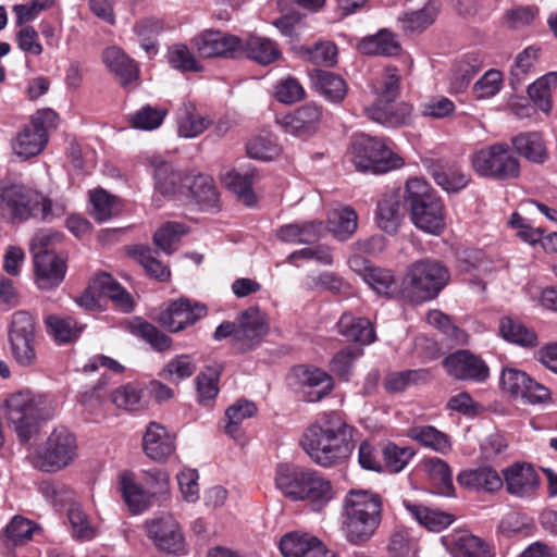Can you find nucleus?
Instances as JSON below:
<instances>
[{
	"mask_svg": "<svg viewBox=\"0 0 557 557\" xmlns=\"http://www.w3.org/2000/svg\"><path fill=\"white\" fill-rule=\"evenodd\" d=\"M268 333L267 315L258 308L250 307L236 319L235 348L240 352L253 350Z\"/></svg>",
	"mask_w": 557,
	"mask_h": 557,
	"instance_id": "14",
	"label": "nucleus"
},
{
	"mask_svg": "<svg viewBox=\"0 0 557 557\" xmlns=\"http://www.w3.org/2000/svg\"><path fill=\"white\" fill-rule=\"evenodd\" d=\"M414 456L411 447H399L388 443L383 449L384 465L387 471L397 473L405 469Z\"/></svg>",
	"mask_w": 557,
	"mask_h": 557,
	"instance_id": "59",
	"label": "nucleus"
},
{
	"mask_svg": "<svg viewBox=\"0 0 557 557\" xmlns=\"http://www.w3.org/2000/svg\"><path fill=\"white\" fill-rule=\"evenodd\" d=\"M473 171L486 178L507 181L520 175V164L507 144H494L471 154Z\"/></svg>",
	"mask_w": 557,
	"mask_h": 557,
	"instance_id": "10",
	"label": "nucleus"
},
{
	"mask_svg": "<svg viewBox=\"0 0 557 557\" xmlns=\"http://www.w3.org/2000/svg\"><path fill=\"white\" fill-rule=\"evenodd\" d=\"M207 307L188 298L172 301L159 315V323L171 332H180L206 317Z\"/></svg>",
	"mask_w": 557,
	"mask_h": 557,
	"instance_id": "16",
	"label": "nucleus"
},
{
	"mask_svg": "<svg viewBox=\"0 0 557 557\" xmlns=\"http://www.w3.org/2000/svg\"><path fill=\"white\" fill-rule=\"evenodd\" d=\"M449 281L448 270L438 261L423 259L411 263L403 281V297L411 302L435 298Z\"/></svg>",
	"mask_w": 557,
	"mask_h": 557,
	"instance_id": "7",
	"label": "nucleus"
},
{
	"mask_svg": "<svg viewBox=\"0 0 557 557\" xmlns=\"http://www.w3.org/2000/svg\"><path fill=\"white\" fill-rule=\"evenodd\" d=\"M354 429L334 413L311 423L302 433L300 447L307 456L323 468L344 462L355 447Z\"/></svg>",
	"mask_w": 557,
	"mask_h": 557,
	"instance_id": "1",
	"label": "nucleus"
},
{
	"mask_svg": "<svg viewBox=\"0 0 557 557\" xmlns=\"http://www.w3.org/2000/svg\"><path fill=\"white\" fill-rule=\"evenodd\" d=\"M383 504L380 495L350 490L343 500V523L346 540L354 545L369 542L382 522Z\"/></svg>",
	"mask_w": 557,
	"mask_h": 557,
	"instance_id": "3",
	"label": "nucleus"
},
{
	"mask_svg": "<svg viewBox=\"0 0 557 557\" xmlns=\"http://www.w3.org/2000/svg\"><path fill=\"white\" fill-rule=\"evenodd\" d=\"M166 60L171 67L182 72H202L203 66L185 44H174L166 52Z\"/></svg>",
	"mask_w": 557,
	"mask_h": 557,
	"instance_id": "47",
	"label": "nucleus"
},
{
	"mask_svg": "<svg viewBox=\"0 0 557 557\" xmlns=\"http://www.w3.org/2000/svg\"><path fill=\"white\" fill-rule=\"evenodd\" d=\"M358 50L368 55H396L400 51V44L395 34L382 29L373 36L363 38L358 44Z\"/></svg>",
	"mask_w": 557,
	"mask_h": 557,
	"instance_id": "37",
	"label": "nucleus"
},
{
	"mask_svg": "<svg viewBox=\"0 0 557 557\" xmlns=\"http://www.w3.org/2000/svg\"><path fill=\"white\" fill-rule=\"evenodd\" d=\"M295 375L298 382V395L306 403H318L334 388L333 377L320 368L299 366L295 369Z\"/></svg>",
	"mask_w": 557,
	"mask_h": 557,
	"instance_id": "17",
	"label": "nucleus"
},
{
	"mask_svg": "<svg viewBox=\"0 0 557 557\" xmlns=\"http://www.w3.org/2000/svg\"><path fill=\"white\" fill-rule=\"evenodd\" d=\"M148 537L156 547L173 555L186 553L185 537L177 520L172 515H163L146 522Z\"/></svg>",
	"mask_w": 557,
	"mask_h": 557,
	"instance_id": "13",
	"label": "nucleus"
},
{
	"mask_svg": "<svg viewBox=\"0 0 557 557\" xmlns=\"http://www.w3.org/2000/svg\"><path fill=\"white\" fill-rule=\"evenodd\" d=\"M131 331L134 335L146 341L157 351L169 350L172 346V339L149 322L135 320L131 324Z\"/></svg>",
	"mask_w": 557,
	"mask_h": 557,
	"instance_id": "48",
	"label": "nucleus"
},
{
	"mask_svg": "<svg viewBox=\"0 0 557 557\" xmlns=\"http://www.w3.org/2000/svg\"><path fill=\"white\" fill-rule=\"evenodd\" d=\"M361 352V349L351 347L338 351L330 362L331 372L347 381L351 374L354 362L360 357Z\"/></svg>",
	"mask_w": 557,
	"mask_h": 557,
	"instance_id": "63",
	"label": "nucleus"
},
{
	"mask_svg": "<svg viewBox=\"0 0 557 557\" xmlns=\"http://www.w3.org/2000/svg\"><path fill=\"white\" fill-rule=\"evenodd\" d=\"M323 109L315 103H306L277 120L286 133L293 135L311 134L317 131Z\"/></svg>",
	"mask_w": 557,
	"mask_h": 557,
	"instance_id": "22",
	"label": "nucleus"
},
{
	"mask_svg": "<svg viewBox=\"0 0 557 557\" xmlns=\"http://www.w3.org/2000/svg\"><path fill=\"white\" fill-rule=\"evenodd\" d=\"M77 457V442L73 433L61 426L48 436L35 457L34 465L46 472H55L74 461Z\"/></svg>",
	"mask_w": 557,
	"mask_h": 557,
	"instance_id": "11",
	"label": "nucleus"
},
{
	"mask_svg": "<svg viewBox=\"0 0 557 557\" xmlns=\"http://www.w3.org/2000/svg\"><path fill=\"white\" fill-rule=\"evenodd\" d=\"M0 199L12 218L22 221L29 218H40L44 221H49L64 212L62 206H53L49 198L23 185H12L4 188L0 194Z\"/></svg>",
	"mask_w": 557,
	"mask_h": 557,
	"instance_id": "8",
	"label": "nucleus"
},
{
	"mask_svg": "<svg viewBox=\"0 0 557 557\" xmlns=\"http://www.w3.org/2000/svg\"><path fill=\"white\" fill-rule=\"evenodd\" d=\"M499 384L502 389L513 399L520 398L531 405L545 403L550 397L547 387L515 368H505L502 371Z\"/></svg>",
	"mask_w": 557,
	"mask_h": 557,
	"instance_id": "12",
	"label": "nucleus"
},
{
	"mask_svg": "<svg viewBox=\"0 0 557 557\" xmlns=\"http://www.w3.org/2000/svg\"><path fill=\"white\" fill-rule=\"evenodd\" d=\"M66 261L63 253H37L33 263L38 288L50 290L60 286L66 274Z\"/></svg>",
	"mask_w": 557,
	"mask_h": 557,
	"instance_id": "20",
	"label": "nucleus"
},
{
	"mask_svg": "<svg viewBox=\"0 0 557 557\" xmlns=\"http://www.w3.org/2000/svg\"><path fill=\"white\" fill-rule=\"evenodd\" d=\"M96 287L102 296L109 297L114 305L123 312H131L134 308V300L113 277L108 273H100L95 277Z\"/></svg>",
	"mask_w": 557,
	"mask_h": 557,
	"instance_id": "38",
	"label": "nucleus"
},
{
	"mask_svg": "<svg viewBox=\"0 0 557 557\" xmlns=\"http://www.w3.org/2000/svg\"><path fill=\"white\" fill-rule=\"evenodd\" d=\"M120 490L125 504L133 513H140L151 505L152 496L135 481V475L132 472L121 473Z\"/></svg>",
	"mask_w": 557,
	"mask_h": 557,
	"instance_id": "33",
	"label": "nucleus"
},
{
	"mask_svg": "<svg viewBox=\"0 0 557 557\" xmlns=\"http://www.w3.org/2000/svg\"><path fill=\"white\" fill-rule=\"evenodd\" d=\"M309 76L313 89L327 101L341 103L345 99L348 87L338 74L315 69L310 72Z\"/></svg>",
	"mask_w": 557,
	"mask_h": 557,
	"instance_id": "26",
	"label": "nucleus"
},
{
	"mask_svg": "<svg viewBox=\"0 0 557 557\" xmlns=\"http://www.w3.org/2000/svg\"><path fill=\"white\" fill-rule=\"evenodd\" d=\"M55 413L54 405L41 397L20 392L7 399V419L22 443H27L37 432L40 421L51 419Z\"/></svg>",
	"mask_w": 557,
	"mask_h": 557,
	"instance_id": "6",
	"label": "nucleus"
},
{
	"mask_svg": "<svg viewBox=\"0 0 557 557\" xmlns=\"http://www.w3.org/2000/svg\"><path fill=\"white\" fill-rule=\"evenodd\" d=\"M503 82V73L498 70L491 69L474 83L472 92L479 100L492 98L500 91Z\"/></svg>",
	"mask_w": 557,
	"mask_h": 557,
	"instance_id": "58",
	"label": "nucleus"
},
{
	"mask_svg": "<svg viewBox=\"0 0 557 557\" xmlns=\"http://www.w3.org/2000/svg\"><path fill=\"white\" fill-rule=\"evenodd\" d=\"M150 164L153 168V176L156 182V189L163 196H173L183 193L184 177L181 172L174 170L173 165L159 157L150 159ZM189 181V178H185Z\"/></svg>",
	"mask_w": 557,
	"mask_h": 557,
	"instance_id": "28",
	"label": "nucleus"
},
{
	"mask_svg": "<svg viewBox=\"0 0 557 557\" xmlns=\"http://www.w3.org/2000/svg\"><path fill=\"white\" fill-rule=\"evenodd\" d=\"M557 86V73L549 72L528 87V95L534 104L545 113L552 110V88Z\"/></svg>",
	"mask_w": 557,
	"mask_h": 557,
	"instance_id": "43",
	"label": "nucleus"
},
{
	"mask_svg": "<svg viewBox=\"0 0 557 557\" xmlns=\"http://www.w3.org/2000/svg\"><path fill=\"white\" fill-rule=\"evenodd\" d=\"M37 324L35 318L27 311L20 310L12 314L9 325V338H36Z\"/></svg>",
	"mask_w": 557,
	"mask_h": 557,
	"instance_id": "56",
	"label": "nucleus"
},
{
	"mask_svg": "<svg viewBox=\"0 0 557 557\" xmlns=\"http://www.w3.org/2000/svg\"><path fill=\"white\" fill-rule=\"evenodd\" d=\"M379 295L391 296L396 290V281L392 271L374 268L364 281Z\"/></svg>",
	"mask_w": 557,
	"mask_h": 557,
	"instance_id": "64",
	"label": "nucleus"
},
{
	"mask_svg": "<svg viewBox=\"0 0 557 557\" xmlns=\"http://www.w3.org/2000/svg\"><path fill=\"white\" fill-rule=\"evenodd\" d=\"M409 436L425 447L446 454L451 445L446 434L431 425L413 426L409 430Z\"/></svg>",
	"mask_w": 557,
	"mask_h": 557,
	"instance_id": "45",
	"label": "nucleus"
},
{
	"mask_svg": "<svg viewBox=\"0 0 557 557\" xmlns=\"http://www.w3.org/2000/svg\"><path fill=\"white\" fill-rule=\"evenodd\" d=\"M512 145L520 156L531 162L542 163L548 157L543 139L537 133L520 134L512 138Z\"/></svg>",
	"mask_w": 557,
	"mask_h": 557,
	"instance_id": "41",
	"label": "nucleus"
},
{
	"mask_svg": "<svg viewBox=\"0 0 557 557\" xmlns=\"http://www.w3.org/2000/svg\"><path fill=\"white\" fill-rule=\"evenodd\" d=\"M348 154L359 172L382 174L403 165L400 157L376 138L364 134L354 137Z\"/></svg>",
	"mask_w": 557,
	"mask_h": 557,
	"instance_id": "9",
	"label": "nucleus"
},
{
	"mask_svg": "<svg viewBox=\"0 0 557 557\" xmlns=\"http://www.w3.org/2000/svg\"><path fill=\"white\" fill-rule=\"evenodd\" d=\"M426 322L441 330L447 337L458 345H463L468 341L466 332L453 324L449 317L440 310H430L426 314Z\"/></svg>",
	"mask_w": 557,
	"mask_h": 557,
	"instance_id": "55",
	"label": "nucleus"
},
{
	"mask_svg": "<svg viewBox=\"0 0 557 557\" xmlns=\"http://www.w3.org/2000/svg\"><path fill=\"white\" fill-rule=\"evenodd\" d=\"M499 332L506 341L521 346H535L537 342V336L534 331L510 318L502 319Z\"/></svg>",
	"mask_w": 557,
	"mask_h": 557,
	"instance_id": "49",
	"label": "nucleus"
},
{
	"mask_svg": "<svg viewBox=\"0 0 557 557\" xmlns=\"http://www.w3.org/2000/svg\"><path fill=\"white\" fill-rule=\"evenodd\" d=\"M177 124L178 134L182 137L193 138L203 133L208 128L210 121L206 116L200 115L194 104L184 103L178 111Z\"/></svg>",
	"mask_w": 557,
	"mask_h": 557,
	"instance_id": "40",
	"label": "nucleus"
},
{
	"mask_svg": "<svg viewBox=\"0 0 557 557\" xmlns=\"http://www.w3.org/2000/svg\"><path fill=\"white\" fill-rule=\"evenodd\" d=\"M48 333L60 343H67L76 339L83 330L72 318L48 315L45 320Z\"/></svg>",
	"mask_w": 557,
	"mask_h": 557,
	"instance_id": "50",
	"label": "nucleus"
},
{
	"mask_svg": "<svg viewBox=\"0 0 557 557\" xmlns=\"http://www.w3.org/2000/svg\"><path fill=\"white\" fill-rule=\"evenodd\" d=\"M407 510L417 519V521L433 532H440L450 525L454 517L450 513L428 507L406 503Z\"/></svg>",
	"mask_w": 557,
	"mask_h": 557,
	"instance_id": "42",
	"label": "nucleus"
},
{
	"mask_svg": "<svg viewBox=\"0 0 557 557\" xmlns=\"http://www.w3.org/2000/svg\"><path fill=\"white\" fill-rule=\"evenodd\" d=\"M274 481L283 496L293 502H306L314 511L322 510L335 496L331 481L312 468L281 463Z\"/></svg>",
	"mask_w": 557,
	"mask_h": 557,
	"instance_id": "2",
	"label": "nucleus"
},
{
	"mask_svg": "<svg viewBox=\"0 0 557 557\" xmlns=\"http://www.w3.org/2000/svg\"><path fill=\"white\" fill-rule=\"evenodd\" d=\"M338 333L348 341L369 345L375 339V332L372 323L367 318L355 317L344 313L337 322Z\"/></svg>",
	"mask_w": 557,
	"mask_h": 557,
	"instance_id": "32",
	"label": "nucleus"
},
{
	"mask_svg": "<svg viewBox=\"0 0 557 557\" xmlns=\"http://www.w3.org/2000/svg\"><path fill=\"white\" fill-rule=\"evenodd\" d=\"M541 49L535 46H529L519 52L510 69V86L518 90L529 74L533 71L540 55Z\"/></svg>",
	"mask_w": 557,
	"mask_h": 557,
	"instance_id": "39",
	"label": "nucleus"
},
{
	"mask_svg": "<svg viewBox=\"0 0 557 557\" xmlns=\"http://www.w3.org/2000/svg\"><path fill=\"white\" fill-rule=\"evenodd\" d=\"M482 64L481 55L475 52L466 53L458 59L451 69L450 90L457 94L465 91Z\"/></svg>",
	"mask_w": 557,
	"mask_h": 557,
	"instance_id": "31",
	"label": "nucleus"
},
{
	"mask_svg": "<svg viewBox=\"0 0 557 557\" xmlns=\"http://www.w3.org/2000/svg\"><path fill=\"white\" fill-rule=\"evenodd\" d=\"M280 549L284 557H321L325 545L312 534L290 532L281 539Z\"/></svg>",
	"mask_w": 557,
	"mask_h": 557,
	"instance_id": "24",
	"label": "nucleus"
},
{
	"mask_svg": "<svg viewBox=\"0 0 557 557\" xmlns=\"http://www.w3.org/2000/svg\"><path fill=\"white\" fill-rule=\"evenodd\" d=\"M376 222L381 230L394 234L401 222L400 195L397 191L385 194L377 202Z\"/></svg>",
	"mask_w": 557,
	"mask_h": 557,
	"instance_id": "34",
	"label": "nucleus"
},
{
	"mask_svg": "<svg viewBox=\"0 0 557 557\" xmlns=\"http://www.w3.org/2000/svg\"><path fill=\"white\" fill-rule=\"evenodd\" d=\"M457 482L463 488L488 494L503 487L502 475L491 466L465 469L458 473Z\"/></svg>",
	"mask_w": 557,
	"mask_h": 557,
	"instance_id": "23",
	"label": "nucleus"
},
{
	"mask_svg": "<svg viewBox=\"0 0 557 557\" xmlns=\"http://www.w3.org/2000/svg\"><path fill=\"white\" fill-rule=\"evenodd\" d=\"M188 228L178 222H166L153 235L154 245L165 253L173 252L172 246L187 234Z\"/></svg>",
	"mask_w": 557,
	"mask_h": 557,
	"instance_id": "54",
	"label": "nucleus"
},
{
	"mask_svg": "<svg viewBox=\"0 0 557 557\" xmlns=\"http://www.w3.org/2000/svg\"><path fill=\"white\" fill-rule=\"evenodd\" d=\"M186 186L198 203L212 206L218 200V193L210 176L197 175Z\"/></svg>",
	"mask_w": 557,
	"mask_h": 557,
	"instance_id": "60",
	"label": "nucleus"
},
{
	"mask_svg": "<svg viewBox=\"0 0 557 557\" xmlns=\"http://www.w3.org/2000/svg\"><path fill=\"white\" fill-rule=\"evenodd\" d=\"M102 60L106 66L120 79L122 85H127L139 77L137 64L117 47L104 49Z\"/></svg>",
	"mask_w": 557,
	"mask_h": 557,
	"instance_id": "30",
	"label": "nucleus"
},
{
	"mask_svg": "<svg viewBox=\"0 0 557 557\" xmlns=\"http://www.w3.org/2000/svg\"><path fill=\"white\" fill-rule=\"evenodd\" d=\"M399 79L396 69H386L374 86L375 101L366 108V114L370 120L387 127H397L408 122L411 106L406 102H394L399 95Z\"/></svg>",
	"mask_w": 557,
	"mask_h": 557,
	"instance_id": "5",
	"label": "nucleus"
},
{
	"mask_svg": "<svg viewBox=\"0 0 557 557\" xmlns=\"http://www.w3.org/2000/svg\"><path fill=\"white\" fill-rule=\"evenodd\" d=\"M322 223L318 221H305L282 225L276 231L280 240L290 244H311L319 239Z\"/></svg>",
	"mask_w": 557,
	"mask_h": 557,
	"instance_id": "35",
	"label": "nucleus"
},
{
	"mask_svg": "<svg viewBox=\"0 0 557 557\" xmlns=\"http://www.w3.org/2000/svg\"><path fill=\"white\" fill-rule=\"evenodd\" d=\"M405 202L413 225L424 233L441 235L446 228V210L430 184L419 177L409 178L405 186Z\"/></svg>",
	"mask_w": 557,
	"mask_h": 557,
	"instance_id": "4",
	"label": "nucleus"
},
{
	"mask_svg": "<svg viewBox=\"0 0 557 557\" xmlns=\"http://www.w3.org/2000/svg\"><path fill=\"white\" fill-rule=\"evenodd\" d=\"M191 45L201 58H237L242 47L237 36L211 29L195 36Z\"/></svg>",
	"mask_w": 557,
	"mask_h": 557,
	"instance_id": "15",
	"label": "nucleus"
},
{
	"mask_svg": "<svg viewBox=\"0 0 557 557\" xmlns=\"http://www.w3.org/2000/svg\"><path fill=\"white\" fill-rule=\"evenodd\" d=\"M330 230L338 240L350 238L358 227V215L351 207H343L333 212Z\"/></svg>",
	"mask_w": 557,
	"mask_h": 557,
	"instance_id": "46",
	"label": "nucleus"
},
{
	"mask_svg": "<svg viewBox=\"0 0 557 557\" xmlns=\"http://www.w3.org/2000/svg\"><path fill=\"white\" fill-rule=\"evenodd\" d=\"M453 557H492L488 546L469 532H460L454 539Z\"/></svg>",
	"mask_w": 557,
	"mask_h": 557,
	"instance_id": "44",
	"label": "nucleus"
},
{
	"mask_svg": "<svg viewBox=\"0 0 557 557\" xmlns=\"http://www.w3.org/2000/svg\"><path fill=\"white\" fill-rule=\"evenodd\" d=\"M502 474L503 486L511 496L530 498L540 487V476L530 463L515 462L503 469Z\"/></svg>",
	"mask_w": 557,
	"mask_h": 557,
	"instance_id": "18",
	"label": "nucleus"
},
{
	"mask_svg": "<svg viewBox=\"0 0 557 557\" xmlns=\"http://www.w3.org/2000/svg\"><path fill=\"white\" fill-rule=\"evenodd\" d=\"M9 343L12 356L18 366L29 368L36 364V338H9Z\"/></svg>",
	"mask_w": 557,
	"mask_h": 557,
	"instance_id": "61",
	"label": "nucleus"
},
{
	"mask_svg": "<svg viewBox=\"0 0 557 557\" xmlns=\"http://www.w3.org/2000/svg\"><path fill=\"white\" fill-rule=\"evenodd\" d=\"M257 411L253 403L248 400H239L230 406L225 411L227 424L225 425V433L236 438L239 431V425L245 419L251 418Z\"/></svg>",
	"mask_w": 557,
	"mask_h": 557,
	"instance_id": "53",
	"label": "nucleus"
},
{
	"mask_svg": "<svg viewBox=\"0 0 557 557\" xmlns=\"http://www.w3.org/2000/svg\"><path fill=\"white\" fill-rule=\"evenodd\" d=\"M47 141V133L29 123L13 137L11 146L16 156L28 159L39 154L46 147Z\"/></svg>",
	"mask_w": 557,
	"mask_h": 557,
	"instance_id": "27",
	"label": "nucleus"
},
{
	"mask_svg": "<svg viewBox=\"0 0 557 557\" xmlns=\"http://www.w3.org/2000/svg\"><path fill=\"white\" fill-rule=\"evenodd\" d=\"M446 372L461 381L483 382L490 375L486 363L469 350H457L443 360Z\"/></svg>",
	"mask_w": 557,
	"mask_h": 557,
	"instance_id": "19",
	"label": "nucleus"
},
{
	"mask_svg": "<svg viewBox=\"0 0 557 557\" xmlns=\"http://www.w3.org/2000/svg\"><path fill=\"white\" fill-rule=\"evenodd\" d=\"M428 473L438 493L451 495L454 493L451 469L446 461L440 458H431L425 463Z\"/></svg>",
	"mask_w": 557,
	"mask_h": 557,
	"instance_id": "51",
	"label": "nucleus"
},
{
	"mask_svg": "<svg viewBox=\"0 0 557 557\" xmlns=\"http://www.w3.org/2000/svg\"><path fill=\"white\" fill-rule=\"evenodd\" d=\"M430 379V372L425 369L406 370L392 373L385 379V387L389 392H403L410 384L425 382Z\"/></svg>",
	"mask_w": 557,
	"mask_h": 557,
	"instance_id": "57",
	"label": "nucleus"
},
{
	"mask_svg": "<svg viewBox=\"0 0 557 557\" xmlns=\"http://www.w3.org/2000/svg\"><path fill=\"white\" fill-rule=\"evenodd\" d=\"M145 455L159 463H164L175 453V435L158 422H150L143 436Z\"/></svg>",
	"mask_w": 557,
	"mask_h": 557,
	"instance_id": "21",
	"label": "nucleus"
},
{
	"mask_svg": "<svg viewBox=\"0 0 557 557\" xmlns=\"http://www.w3.org/2000/svg\"><path fill=\"white\" fill-rule=\"evenodd\" d=\"M90 202L92 205L91 215L100 223L117 215L121 210L116 198L103 189L91 193Z\"/></svg>",
	"mask_w": 557,
	"mask_h": 557,
	"instance_id": "52",
	"label": "nucleus"
},
{
	"mask_svg": "<svg viewBox=\"0 0 557 557\" xmlns=\"http://www.w3.org/2000/svg\"><path fill=\"white\" fill-rule=\"evenodd\" d=\"M255 178L256 171L252 165L248 163L227 171L222 176V182L240 201L247 206H252L256 202V196L251 188Z\"/></svg>",
	"mask_w": 557,
	"mask_h": 557,
	"instance_id": "25",
	"label": "nucleus"
},
{
	"mask_svg": "<svg viewBox=\"0 0 557 557\" xmlns=\"http://www.w3.org/2000/svg\"><path fill=\"white\" fill-rule=\"evenodd\" d=\"M440 10V0H428L422 9L404 14L400 18L403 30L408 35L423 32L435 22Z\"/></svg>",
	"mask_w": 557,
	"mask_h": 557,
	"instance_id": "36",
	"label": "nucleus"
},
{
	"mask_svg": "<svg viewBox=\"0 0 557 557\" xmlns=\"http://www.w3.org/2000/svg\"><path fill=\"white\" fill-rule=\"evenodd\" d=\"M239 57H247L261 65H268L281 58V51L277 45L269 38L259 36H249L245 40L240 39Z\"/></svg>",
	"mask_w": 557,
	"mask_h": 557,
	"instance_id": "29",
	"label": "nucleus"
},
{
	"mask_svg": "<svg viewBox=\"0 0 557 557\" xmlns=\"http://www.w3.org/2000/svg\"><path fill=\"white\" fill-rule=\"evenodd\" d=\"M196 371V364L187 355L177 356L168 362L161 376L168 381L175 382L187 379Z\"/></svg>",
	"mask_w": 557,
	"mask_h": 557,
	"instance_id": "62",
	"label": "nucleus"
}]
</instances>
